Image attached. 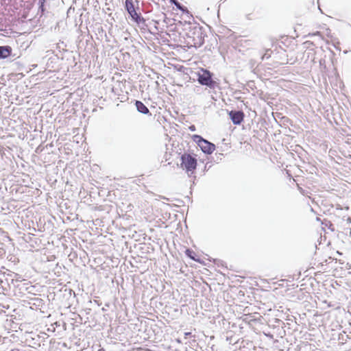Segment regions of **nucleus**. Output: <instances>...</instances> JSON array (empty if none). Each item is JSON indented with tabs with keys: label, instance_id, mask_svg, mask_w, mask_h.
Masks as SVG:
<instances>
[{
	"label": "nucleus",
	"instance_id": "1",
	"mask_svg": "<svg viewBox=\"0 0 351 351\" xmlns=\"http://www.w3.org/2000/svg\"><path fill=\"white\" fill-rule=\"evenodd\" d=\"M189 31L186 33V45L189 47L198 48L202 47L204 44L205 38L207 37L205 28L196 23H189Z\"/></svg>",
	"mask_w": 351,
	"mask_h": 351
},
{
	"label": "nucleus",
	"instance_id": "2",
	"mask_svg": "<svg viewBox=\"0 0 351 351\" xmlns=\"http://www.w3.org/2000/svg\"><path fill=\"white\" fill-rule=\"evenodd\" d=\"M136 6L132 0H125L124 8L128 14V18L140 28H144L147 26L146 20L143 18L139 10L138 1H136Z\"/></svg>",
	"mask_w": 351,
	"mask_h": 351
},
{
	"label": "nucleus",
	"instance_id": "3",
	"mask_svg": "<svg viewBox=\"0 0 351 351\" xmlns=\"http://www.w3.org/2000/svg\"><path fill=\"white\" fill-rule=\"evenodd\" d=\"M200 71L195 72L194 75L197 77L198 82L203 86L214 88L216 86V82L213 79V73L203 67H199Z\"/></svg>",
	"mask_w": 351,
	"mask_h": 351
},
{
	"label": "nucleus",
	"instance_id": "4",
	"mask_svg": "<svg viewBox=\"0 0 351 351\" xmlns=\"http://www.w3.org/2000/svg\"><path fill=\"white\" fill-rule=\"evenodd\" d=\"M181 159V167L185 169L188 173H193L194 170L197 167V159L189 154L184 153L180 157Z\"/></svg>",
	"mask_w": 351,
	"mask_h": 351
},
{
	"label": "nucleus",
	"instance_id": "5",
	"mask_svg": "<svg viewBox=\"0 0 351 351\" xmlns=\"http://www.w3.org/2000/svg\"><path fill=\"white\" fill-rule=\"evenodd\" d=\"M193 139L204 154H210L215 149V144L203 138L199 135H194Z\"/></svg>",
	"mask_w": 351,
	"mask_h": 351
},
{
	"label": "nucleus",
	"instance_id": "6",
	"mask_svg": "<svg viewBox=\"0 0 351 351\" xmlns=\"http://www.w3.org/2000/svg\"><path fill=\"white\" fill-rule=\"evenodd\" d=\"M229 116L234 125H239L243 121L244 113L241 110H231Z\"/></svg>",
	"mask_w": 351,
	"mask_h": 351
},
{
	"label": "nucleus",
	"instance_id": "7",
	"mask_svg": "<svg viewBox=\"0 0 351 351\" xmlns=\"http://www.w3.org/2000/svg\"><path fill=\"white\" fill-rule=\"evenodd\" d=\"M12 47L9 45L0 46V59H5L10 56Z\"/></svg>",
	"mask_w": 351,
	"mask_h": 351
},
{
	"label": "nucleus",
	"instance_id": "8",
	"mask_svg": "<svg viewBox=\"0 0 351 351\" xmlns=\"http://www.w3.org/2000/svg\"><path fill=\"white\" fill-rule=\"evenodd\" d=\"M169 2L171 4L174 5L176 7V8L178 10L181 11L182 13L190 14V16H192V15L188 10V8L186 6L183 5L182 3H180V2H178V0H169Z\"/></svg>",
	"mask_w": 351,
	"mask_h": 351
},
{
	"label": "nucleus",
	"instance_id": "9",
	"mask_svg": "<svg viewBox=\"0 0 351 351\" xmlns=\"http://www.w3.org/2000/svg\"><path fill=\"white\" fill-rule=\"evenodd\" d=\"M135 106L138 112L143 114H147L149 113V109L142 101L136 100L135 102Z\"/></svg>",
	"mask_w": 351,
	"mask_h": 351
},
{
	"label": "nucleus",
	"instance_id": "10",
	"mask_svg": "<svg viewBox=\"0 0 351 351\" xmlns=\"http://www.w3.org/2000/svg\"><path fill=\"white\" fill-rule=\"evenodd\" d=\"M269 51V50L265 51L263 53H258V59L252 60V61H254V62L252 63V64H254L257 63V66H259L261 62H259L258 60H263L265 59H269L270 58V54L268 53Z\"/></svg>",
	"mask_w": 351,
	"mask_h": 351
},
{
	"label": "nucleus",
	"instance_id": "11",
	"mask_svg": "<svg viewBox=\"0 0 351 351\" xmlns=\"http://www.w3.org/2000/svg\"><path fill=\"white\" fill-rule=\"evenodd\" d=\"M29 304L36 306V307L42 306L44 304L43 300L38 298H33L30 299Z\"/></svg>",
	"mask_w": 351,
	"mask_h": 351
},
{
	"label": "nucleus",
	"instance_id": "12",
	"mask_svg": "<svg viewBox=\"0 0 351 351\" xmlns=\"http://www.w3.org/2000/svg\"><path fill=\"white\" fill-rule=\"evenodd\" d=\"M45 0H38V12H40L41 15L44 14L45 12Z\"/></svg>",
	"mask_w": 351,
	"mask_h": 351
},
{
	"label": "nucleus",
	"instance_id": "13",
	"mask_svg": "<svg viewBox=\"0 0 351 351\" xmlns=\"http://www.w3.org/2000/svg\"><path fill=\"white\" fill-rule=\"evenodd\" d=\"M185 253L190 258H191L192 260H195L193 256L195 254L194 252H193L190 249H186Z\"/></svg>",
	"mask_w": 351,
	"mask_h": 351
},
{
	"label": "nucleus",
	"instance_id": "14",
	"mask_svg": "<svg viewBox=\"0 0 351 351\" xmlns=\"http://www.w3.org/2000/svg\"><path fill=\"white\" fill-rule=\"evenodd\" d=\"M177 68V70L178 71H180V72H183L185 74H187L188 75V71L190 70V67H184V66H182V67H176Z\"/></svg>",
	"mask_w": 351,
	"mask_h": 351
},
{
	"label": "nucleus",
	"instance_id": "15",
	"mask_svg": "<svg viewBox=\"0 0 351 351\" xmlns=\"http://www.w3.org/2000/svg\"><path fill=\"white\" fill-rule=\"evenodd\" d=\"M334 56H335V53L332 51H330V57L331 63L333 66H335V64H337V60H335Z\"/></svg>",
	"mask_w": 351,
	"mask_h": 351
},
{
	"label": "nucleus",
	"instance_id": "16",
	"mask_svg": "<svg viewBox=\"0 0 351 351\" xmlns=\"http://www.w3.org/2000/svg\"><path fill=\"white\" fill-rule=\"evenodd\" d=\"M321 35H322V33L320 32H318V31H317V32H315L314 33H312V34H309L310 36H320Z\"/></svg>",
	"mask_w": 351,
	"mask_h": 351
},
{
	"label": "nucleus",
	"instance_id": "17",
	"mask_svg": "<svg viewBox=\"0 0 351 351\" xmlns=\"http://www.w3.org/2000/svg\"><path fill=\"white\" fill-rule=\"evenodd\" d=\"M326 32H327V36H329V34L330 33V29L329 28H327Z\"/></svg>",
	"mask_w": 351,
	"mask_h": 351
},
{
	"label": "nucleus",
	"instance_id": "18",
	"mask_svg": "<svg viewBox=\"0 0 351 351\" xmlns=\"http://www.w3.org/2000/svg\"><path fill=\"white\" fill-rule=\"evenodd\" d=\"M184 335H185L186 337H188V336H190L191 335V332H185Z\"/></svg>",
	"mask_w": 351,
	"mask_h": 351
},
{
	"label": "nucleus",
	"instance_id": "19",
	"mask_svg": "<svg viewBox=\"0 0 351 351\" xmlns=\"http://www.w3.org/2000/svg\"><path fill=\"white\" fill-rule=\"evenodd\" d=\"M219 56L221 58L223 59V57L222 56V54H221V53H219Z\"/></svg>",
	"mask_w": 351,
	"mask_h": 351
},
{
	"label": "nucleus",
	"instance_id": "20",
	"mask_svg": "<svg viewBox=\"0 0 351 351\" xmlns=\"http://www.w3.org/2000/svg\"><path fill=\"white\" fill-rule=\"evenodd\" d=\"M322 60H319V66H322Z\"/></svg>",
	"mask_w": 351,
	"mask_h": 351
},
{
	"label": "nucleus",
	"instance_id": "21",
	"mask_svg": "<svg viewBox=\"0 0 351 351\" xmlns=\"http://www.w3.org/2000/svg\"><path fill=\"white\" fill-rule=\"evenodd\" d=\"M147 68H148V69H149V71H153V69H152V67H150V66H148Z\"/></svg>",
	"mask_w": 351,
	"mask_h": 351
},
{
	"label": "nucleus",
	"instance_id": "22",
	"mask_svg": "<svg viewBox=\"0 0 351 351\" xmlns=\"http://www.w3.org/2000/svg\"><path fill=\"white\" fill-rule=\"evenodd\" d=\"M194 128H195V126H194V125H193V126H191L190 128H191V130H194Z\"/></svg>",
	"mask_w": 351,
	"mask_h": 351
},
{
	"label": "nucleus",
	"instance_id": "23",
	"mask_svg": "<svg viewBox=\"0 0 351 351\" xmlns=\"http://www.w3.org/2000/svg\"><path fill=\"white\" fill-rule=\"evenodd\" d=\"M11 351H19L18 349H12Z\"/></svg>",
	"mask_w": 351,
	"mask_h": 351
},
{
	"label": "nucleus",
	"instance_id": "24",
	"mask_svg": "<svg viewBox=\"0 0 351 351\" xmlns=\"http://www.w3.org/2000/svg\"><path fill=\"white\" fill-rule=\"evenodd\" d=\"M30 66H38V64H31Z\"/></svg>",
	"mask_w": 351,
	"mask_h": 351
},
{
	"label": "nucleus",
	"instance_id": "25",
	"mask_svg": "<svg viewBox=\"0 0 351 351\" xmlns=\"http://www.w3.org/2000/svg\"><path fill=\"white\" fill-rule=\"evenodd\" d=\"M189 79H190V80H191V79H192L193 80H195V77H193V78H192L191 76L189 77Z\"/></svg>",
	"mask_w": 351,
	"mask_h": 351
},
{
	"label": "nucleus",
	"instance_id": "26",
	"mask_svg": "<svg viewBox=\"0 0 351 351\" xmlns=\"http://www.w3.org/2000/svg\"><path fill=\"white\" fill-rule=\"evenodd\" d=\"M14 64H17V66H20V65L19 64V62H16Z\"/></svg>",
	"mask_w": 351,
	"mask_h": 351
},
{
	"label": "nucleus",
	"instance_id": "27",
	"mask_svg": "<svg viewBox=\"0 0 351 351\" xmlns=\"http://www.w3.org/2000/svg\"><path fill=\"white\" fill-rule=\"evenodd\" d=\"M170 64V66H176V64Z\"/></svg>",
	"mask_w": 351,
	"mask_h": 351
},
{
	"label": "nucleus",
	"instance_id": "28",
	"mask_svg": "<svg viewBox=\"0 0 351 351\" xmlns=\"http://www.w3.org/2000/svg\"><path fill=\"white\" fill-rule=\"evenodd\" d=\"M155 75H158L156 73H154ZM157 78H159V76H157Z\"/></svg>",
	"mask_w": 351,
	"mask_h": 351
}]
</instances>
